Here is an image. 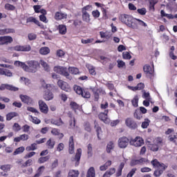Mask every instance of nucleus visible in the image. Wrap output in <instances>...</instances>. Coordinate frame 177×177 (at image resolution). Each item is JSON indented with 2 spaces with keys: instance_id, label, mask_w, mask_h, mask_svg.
<instances>
[{
  "instance_id": "52",
  "label": "nucleus",
  "mask_w": 177,
  "mask_h": 177,
  "mask_svg": "<svg viewBox=\"0 0 177 177\" xmlns=\"http://www.w3.org/2000/svg\"><path fill=\"white\" fill-rule=\"evenodd\" d=\"M149 124H150V120L149 119H145V121L142 123L141 127L142 128L145 129L149 127Z\"/></svg>"
},
{
  "instance_id": "12",
  "label": "nucleus",
  "mask_w": 177,
  "mask_h": 177,
  "mask_svg": "<svg viewBox=\"0 0 177 177\" xmlns=\"http://www.w3.org/2000/svg\"><path fill=\"white\" fill-rule=\"evenodd\" d=\"M26 23H35L38 27L44 28V24H41L36 18L34 17H30L26 19Z\"/></svg>"
},
{
  "instance_id": "43",
  "label": "nucleus",
  "mask_w": 177,
  "mask_h": 177,
  "mask_svg": "<svg viewBox=\"0 0 177 177\" xmlns=\"http://www.w3.org/2000/svg\"><path fill=\"white\" fill-rule=\"evenodd\" d=\"M24 150H26V149L24 147H19L15 150V151H14L13 154L14 156H17V154H20L23 153Z\"/></svg>"
},
{
  "instance_id": "3",
  "label": "nucleus",
  "mask_w": 177,
  "mask_h": 177,
  "mask_svg": "<svg viewBox=\"0 0 177 177\" xmlns=\"http://www.w3.org/2000/svg\"><path fill=\"white\" fill-rule=\"evenodd\" d=\"M129 143L131 146H135V147H140L142 145H144L145 142L142 138L136 137V138H131Z\"/></svg>"
},
{
  "instance_id": "28",
  "label": "nucleus",
  "mask_w": 177,
  "mask_h": 177,
  "mask_svg": "<svg viewBox=\"0 0 177 177\" xmlns=\"http://www.w3.org/2000/svg\"><path fill=\"white\" fill-rule=\"evenodd\" d=\"M115 174V168H112L105 172L102 177H110Z\"/></svg>"
},
{
  "instance_id": "42",
  "label": "nucleus",
  "mask_w": 177,
  "mask_h": 177,
  "mask_svg": "<svg viewBox=\"0 0 177 177\" xmlns=\"http://www.w3.org/2000/svg\"><path fill=\"white\" fill-rule=\"evenodd\" d=\"M101 10L102 12V19L104 20H107L109 19V16L107 15V10L104 8H101Z\"/></svg>"
},
{
  "instance_id": "27",
  "label": "nucleus",
  "mask_w": 177,
  "mask_h": 177,
  "mask_svg": "<svg viewBox=\"0 0 177 177\" xmlns=\"http://www.w3.org/2000/svg\"><path fill=\"white\" fill-rule=\"evenodd\" d=\"M82 20L86 21V23H89L91 21V15L88 12H82Z\"/></svg>"
},
{
  "instance_id": "25",
  "label": "nucleus",
  "mask_w": 177,
  "mask_h": 177,
  "mask_svg": "<svg viewBox=\"0 0 177 177\" xmlns=\"http://www.w3.org/2000/svg\"><path fill=\"white\" fill-rule=\"evenodd\" d=\"M50 122L53 125H57V127H62V125L64 124L63 122V120H62V118H59L58 120L51 119Z\"/></svg>"
},
{
  "instance_id": "16",
  "label": "nucleus",
  "mask_w": 177,
  "mask_h": 177,
  "mask_svg": "<svg viewBox=\"0 0 177 177\" xmlns=\"http://www.w3.org/2000/svg\"><path fill=\"white\" fill-rule=\"evenodd\" d=\"M160 145H161V141H158V144H148L149 149L151 151H158L160 149Z\"/></svg>"
},
{
  "instance_id": "64",
  "label": "nucleus",
  "mask_w": 177,
  "mask_h": 177,
  "mask_svg": "<svg viewBox=\"0 0 177 177\" xmlns=\"http://www.w3.org/2000/svg\"><path fill=\"white\" fill-rule=\"evenodd\" d=\"M136 172V168L132 169L131 171L127 174V177H132Z\"/></svg>"
},
{
  "instance_id": "24",
  "label": "nucleus",
  "mask_w": 177,
  "mask_h": 177,
  "mask_svg": "<svg viewBox=\"0 0 177 177\" xmlns=\"http://www.w3.org/2000/svg\"><path fill=\"white\" fill-rule=\"evenodd\" d=\"M39 64H41L45 71H49V64H48L44 59H40Z\"/></svg>"
},
{
  "instance_id": "1",
  "label": "nucleus",
  "mask_w": 177,
  "mask_h": 177,
  "mask_svg": "<svg viewBox=\"0 0 177 177\" xmlns=\"http://www.w3.org/2000/svg\"><path fill=\"white\" fill-rule=\"evenodd\" d=\"M119 19L120 21H122V23H124V24H126V26L131 27V28H135V26H133V21H132V20H133V18L131 15L127 14H122Z\"/></svg>"
},
{
  "instance_id": "6",
  "label": "nucleus",
  "mask_w": 177,
  "mask_h": 177,
  "mask_svg": "<svg viewBox=\"0 0 177 177\" xmlns=\"http://www.w3.org/2000/svg\"><path fill=\"white\" fill-rule=\"evenodd\" d=\"M130 140L127 137H122L118 140L119 147L120 149H125V147H128Z\"/></svg>"
},
{
  "instance_id": "21",
  "label": "nucleus",
  "mask_w": 177,
  "mask_h": 177,
  "mask_svg": "<svg viewBox=\"0 0 177 177\" xmlns=\"http://www.w3.org/2000/svg\"><path fill=\"white\" fill-rule=\"evenodd\" d=\"M13 32H15V29L12 28L0 29V35H5L6 34H13Z\"/></svg>"
},
{
  "instance_id": "53",
  "label": "nucleus",
  "mask_w": 177,
  "mask_h": 177,
  "mask_svg": "<svg viewBox=\"0 0 177 177\" xmlns=\"http://www.w3.org/2000/svg\"><path fill=\"white\" fill-rule=\"evenodd\" d=\"M41 86L44 88V89H52V84L45 83V80L41 82Z\"/></svg>"
},
{
  "instance_id": "39",
  "label": "nucleus",
  "mask_w": 177,
  "mask_h": 177,
  "mask_svg": "<svg viewBox=\"0 0 177 177\" xmlns=\"http://www.w3.org/2000/svg\"><path fill=\"white\" fill-rule=\"evenodd\" d=\"M113 149H114V142L111 141L106 146L107 153H110L111 151V150H113Z\"/></svg>"
},
{
  "instance_id": "29",
  "label": "nucleus",
  "mask_w": 177,
  "mask_h": 177,
  "mask_svg": "<svg viewBox=\"0 0 177 177\" xmlns=\"http://www.w3.org/2000/svg\"><path fill=\"white\" fill-rule=\"evenodd\" d=\"M93 156V149L92 148V145L88 144L87 146V157L88 158H90V157H92Z\"/></svg>"
},
{
  "instance_id": "19",
  "label": "nucleus",
  "mask_w": 177,
  "mask_h": 177,
  "mask_svg": "<svg viewBox=\"0 0 177 177\" xmlns=\"http://www.w3.org/2000/svg\"><path fill=\"white\" fill-rule=\"evenodd\" d=\"M57 85L60 89H68V83L62 80H58Z\"/></svg>"
},
{
  "instance_id": "23",
  "label": "nucleus",
  "mask_w": 177,
  "mask_h": 177,
  "mask_svg": "<svg viewBox=\"0 0 177 177\" xmlns=\"http://www.w3.org/2000/svg\"><path fill=\"white\" fill-rule=\"evenodd\" d=\"M39 53L44 55H49L50 53V49L48 47H41L39 49Z\"/></svg>"
},
{
  "instance_id": "17",
  "label": "nucleus",
  "mask_w": 177,
  "mask_h": 177,
  "mask_svg": "<svg viewBox=\"0 0 177 177\" xmlns=\"http://www.w3.org/2000/svg\"><path fill=\"white\" fill-rule=\"evenodd\" d=\"M20 99L21 102H23V103H25L26 104H31V103H32V100L27 95H21Z\"/></svg>"
},
{
  "instance_id": "11",
  "label": "nucleus",
  "mask_w": 177,
  "mask_h": 177,
  "mask_svg": "<svg viewBox=\"0 0 177 177\" xmlns=\"http://www.w3.org/2000/svg\"><path fill=\"white\" fill-rule=\"evenodd\" d=\"M81 154H82V149H78L76 151V154L72 161H76L75 167H78L80 165V160H81Z\"/></svg>"
},
{
  "instance_id": "13",
  "label": "nucleus",
  "mask_w": 177,
  "mask_h": 177,
  "mask_svg": "<svg viewBox=\"0 0 177 177\" xmlns=\"http://www.w3.org/2000/svg\"><path fill=\"white\" fill-rule=\"evenodd\" d=\"M54 18L57 21L64 20V19H67V14L61 12H56Z\"/></svg>"
},
{
  "instance_id": "22",
  "label": "nucleus",
  "mask_w": 177,
  "mask_h": 177,
  "mask_svg": "<svg viewBox=\"0 0 177 177\" xmlns=\"http://www.w3.org/2000/svg\"><path fill=\"white\" fill-rule=\"evenodd\" d=\"M107 114H109V110H106L104 112H102L98 115V118L101 121H106L107 120Z\"/></svg>"
},
{
  "instance_id": "26",
  "label": "nucleus",
  "mask_w": 177,
  "mask_h": 177,
  "mask_svg": "<svg viewBox=\"0 0 177 177\" xmlns=\"http://www.w3.org/2000/svg\"><path fill=\"white\" fill-rule=\"evenodd\" d=\"M58 30L59 34L62 35H65V34L67 32V27L65 25H59Z\"/></svg>"
},
{
  "instance_id": "51",
  "label": "nucleus",
  "mask_w": 177,
  "mask_h": 177,
  "mask_svg": "<svg viewBox=\"0 0 177 177\" xmlns=\"http://www.w3.org/2000/svg\"><path fill=\"white\" fill-rule=\"evenodd\" d=\"M139 102V97L135 96L134 98L131 100V103L134 107H138V103Z\"/></svg>"
},
{
  "instance_id": "35",
  "label": "nucleus",
  "mask_w": 177,
  "mask_h": 177,
  "mask_svg": "<svg viewBox=\"0 0 177 177\" xmlns=\"http://www.w3.org/2000/svg\"><path fill=\"white\" fill-rule=\"evenodd\" d=\"M122 58L125 60H131L132 59V56L129 53V52L126 51L122 53Z\"/></svg>"
},
{
  "instance_id": "55",
  "label": "nucleus",
  "mask_w": 177,
  "mask_h": 177,
  "mask_svg": "<svg viewBox=\"0 0 177 177\" xmlns=\"http://www.w3.org/2000/svg\"><path fill=\"white\" fill-rule=\"evenodd\" d=\"M69 128L71 129H74V128H75V118H73V120H70Z\"/></svg>"
},
{
  "instance_id": "44",
  "label": "nucleus",
  "mask_w": 177,
  "mask_h": 177,
  "mask_svg": "<svg viewBox=\"0 0 177 177\" xmlns=\"http://www.w3.org/2000/svg\"><path fill=\"white\" fill-rule=\"evenodd\" d=\"M95 101L97 102L99 100V93H100V89H93Z\"/></svg>"
},
{
  "instance_id": "41",
  "label": "nucleus",
  "mask_w": 177,
  "mask_h": 177,
  "mask_svg": "<svg viewBox=\"0 0 177 177\" xmlns=\"http://www.w3.org/2000/svg\"><path fill=\"white\" fill-rule=\"evenodd\" d=\"M49 158H50L49 156L41 157L39 158L38 162H39V164H44V162H46V161H48V160H49Z\"/></svg>"
},
{
  "instance_id": "31",
  "label": "nucleus",
  "mask_w": 177,
  "mask_h": 177,
  "mask_svg": "<svg viewBox=\"0 0 177 177\" xmlns=\"http://www.w3.org/2000/svg\"><path fill=\"white\" fill-rule=\"evenodd\" d=\"M68 71L69 73H71V74H74L75 75H77V74H80V69L75 67L69 66Z\"/></svg>"
},
{
  "instance_id": "54",
  "label": "nucleus",
  "mask_w": 177,
  "mask_h": 177,
  "mask_svg": "<svg viewBox=\"0 0 177 177\" xmlns=\"http://www.w3.org/2000/svg\"><path fill=\"white\" fill-rule=\"evenodd\" d=\"M28 38L29 41H34V39H37V35L35 33H29Z\"/></svg>"
},
{
  "instance_id": "5",
  "label": "nucleus",
  "mask_w": 177,
  "mask_h": 177,
  "mask_svg": "<svg viewBox=\"0 0 177 177\" xmlns=\"http://www.w3.org/2000/svg\"><path fill=\"white\" fill-rule=\"evenodd\" d=\"M27 64L30 68H32V73H37V68L40 67L38 61H28Z\"/></svg>"
},
{
  "instance_id": "57",
  "label": "nucleus",
  "mask_w": 177,
  "mask_h": 177,
  "mask_svg": "<svg viewBox=\"0 0 177 177\" xmlns=\"http://www.w3.org/2000/svg\"><path fill=\"white\" fill-rule=\"evenodd\" d=\"M56 55H57V56H58V57H63V56H64V55H66V53H64L63 51V50H57Z\"/></svg>"
},
{
  "instance_id": "48",
  "label": "nucleus",
  "mask_w": 177,
  "mask_h": 177,
  "mask_svg": "<svg viewBox=\"0 0 177 177\" xmlns=\"http://www.w3.org/2000/svg\"><path fill=\"white\" fill-rule=\"evenodd\" d=\"M91 15L93 17H94V19H97L100 17V12H99L97 10H93Z\"/></svg>"
},
{
  "instance_id": "50",
  "label": "nucleus",
  "mask_w": 177,
  "mask_h": 177,
  "mask_svg": "<svg viewBox=\"0 0 177 177\" xmlns=\"http://www.w3.org/2000/svg\"><path fill=\"white\" fill-rule=\"evenodd\" d=\"M137 12H138V13H139V15H141V16H145V15H146V13H147V10L145 8H138L137 10Z\"/></svg>"
},
{
  "instance_id": "46",
  "label": "nucleus",
  "mask_w": 177,
  "mask_h": 177,
  "mask_svg": "<svg viewBox=\"0 0 177 177\" xmlns=\"http://www.w3.org/2000/svg\"><path fill=\"white\" fill-rule=\"evenodd\" d=\"M169 140L170 142H174V143H175V145H177V133H176L174 136H169Z\"/></svg>"
},
{
  "instance_id": "9",
  "label": "nucleus",
  "mask_w": 177,
  "mask_h": 177,
  "mask_svg": "<svg viewBox=\"0 0 177 177\" xmlns=\"http://www.w3.org/2000/svg\"><path fill=\"white\" fill-rule=\"evenodd\" d=\"M39 107L41 113H44V114H48V111H49V108L48 107V105L46 104V103H45V102L41 100H39Z\"/></svg>"
},
{
  "instance_id": "34",
  "label": "nucleus",
  "mask_w": 177,
  "mask_h": 177,
  "mask_svg": "<svg viewBox=\"0 0 177 177\" xmlns=\"http://www.w3.org/2000/svg\"><path fill=\"white\" fill-rule=\"evenodd\" d=\"M0 89H19V88L12 86L10 84H1Z\"/></svg>"
},
{
  "instance_id": "40",
  "label": "nucleus",
  "mask_w": 177,
  "mask_h": 177,
  "mask_svg": "<svg viewBox=\"0 0 177 177\" xmlns=\"http://www.w3.org/2000/svg\"><path fill=\"white\" fill-rule=\"evenodd\" d=\"M46 145L48 146V149H53V147H55V140L49 139L47 141Z\"/></svg>"
},
{
  "instance_id": "32",
  "label": "nucleus",
  "mask_w": 177,
  "mask_h": 177,
  "mask_svg": "<svg viewBox=\"0 0 177 177\" xmlns=\"http://www.w3.org/2000/svg\"><path fill=\"white\" fill-rule=\"evenodd\" d=\"M80 172L78 170H70L68 177H78Z\"/></svg>"
},
{
  "instance_id": "56",
  "label": "nucleus",
  "mask_w": 177,
  "mask_h": 177,
  "mask_svg": "<svg viewBox=\"0 0 177 177\" xmlns=\"http://www.w3.org/2000/svg\"><path fill=\"white\" fill-rule=\"evenodd\" d=\"M164 171H165V170H164V169L156 170L153 173V175L156 177H158L164 172Z\"/></svg>"
},
{
  "instance_id": "18",
  "label": "nucleus",
  "mask_w": 177,
  "mask_h": 177,
  "mask_svg": "<svg viewBox=\"0 0 177 177\" xmlns=\"http://www.w3.org/2000/svg\"><path fill=\"white\" fill-rule=\"evenodd\" d=\"M69 154H74V137L71 136L69 139Z\"/></svg>"
},
{
  "instance_id": "37",
  "label": "nucleus",
  "mask_w": 177,
  "mask_h": 177,
  "mask_svg": "<svg viewBox=\"0 0 177 177\" xmlns=\"http://www.w3.org/2000/svg\"><path fill=\"white\" fill-rule=\"evenodd\" d=\"M142 97L144 99H146V100H148L150 102L151 100V97H150V93L149 92H146L145 91H142Z\"/></svg>"
},
{
  "instance_id": "62",
  "label": "nucleus",
  "mask_w": 177,
  "mask_h": 177,
  "mask_svg": "<svg viewBox=\"0 0 177 177\" xmlns=\"http://www.w3.org/2000/svg\"><path fill=\"white\" fill-rule=\"evenodd\" d=\"M21 81H23L25 84V85H30V80L28 78H26L24 77H21Z\"/></svg>"
},
{
  "instance_id": "60",
  "label": "nucleus",
  "mask_w": 177,
  "mask_h": 177,
  "mask_svg": "<svg viewBox=\"0 0 177 177\" xmlns=\"http://www.w3.org/2000/svg\"><path fill=\"white\" fill-rule=\"evenodd\" d=\"M118 68H122V67H125V63L122 60H118Z\"/></svg>"
},
{
  "instance_id": "36",
  "label": "nucleus",
  "mask_w": 177,
  "mask_h": 177,
  "mask_svg": "<svg viewBox=\"0 0 177 177\" xmlns=\"http://www.w3.org/2000/svg\"><path fill=\"white\" fill-rule=\"evenodd\" d=\"M31 165H32V159H28L21 166V168H26V167H30Z\"/></svg>"
},
{
  "instance_id": "59",
  "label": "nucleus",
  "mask_w": 177,
  "mask_h": 177,
  "mask_svg": "<svg viewBox=\"0 0 177 177\" xmlns=\"http://www.w3.org/2000/svg\"><path fill=\"white\" fill-rule=\"evenodd\" d=\"M42 8V6L36 5L33 6V9L35 10V13H39V11L41 10V8Z\"/></svg>"
},
{
  "instance_id": "61",
  "label": "nucleus",
  "mask_w": 177,
  "mask_h": 177,
  "mask_svg": "<svg viewBox=\"0 0 177 177\" xmlns=\"http://www.w3.org/2000/svg\"><path fill=\"white\" fill-rule=\"evenodd\" d=\"M156 6V3L154 1H150L149 3V10H152L154 12L156 10V8H154Z\"/></svg>"
},
{
  "instance_id": "30",
  "label": "nucleus",
  "mask_w": 177,
  "mask_h": 177,
  "mask_svg": "<svg viewBox=\"0 0 177 177\" xmlns=\"http://www.w3.org/2000/svg\"><path fill=\"white\" fill-rule=\"evenodd\" d=\"M19 114L16 112H11L6 115V120L7 121H10L12 118H14V117H17Z\"/></svg>"
},
{
  "instance_id": "45",
  "label": "nucleus",
  "mask_w": 177,
  "mask_h": 177,
  "mask_svg": "<svg viewBox=\"0 0 177 177\" xmlns=\"http://www.w3.org/2000/svg\"><path fill=\"white\" fill-rule=\"evenodd\" d=\"M2 75H6V77H12V75H13V74L12 73V72L10 70L3 68Z\"/></svg>"
},
{
  "instance_id": "8",
  "label": "nucleus",
  "mask_w": 177,
  "mask_h": 177,
  "mask_svg": "<svg viewBox=\"0 0 177 177\" xmlns=\"http://www.w3.org/2000/svg\"><path fill=\"white\" fill-rule=\"evenodd\" d=\"M125 124L130 129H136L138 128V124L131 118H128L125 120Z\"/></svg>"
},
{
  "instance_id": "20",
  "label": "nucleus",
  "mask_w": 177,
  "mask_h": 177,
  "mask_svg": "<svg viewBox=\"0 0 177 177\" xmlns=\"http://www.w3.org/2000/svg\"><path fill=\"white\" fill-rule=\"evenodd\" d=\"M44 99L48 101L52 100V99H53V93L50 91V90H46L45 91Z\"/></svg>"
},
{
  "instance_id": "14",
  "label": "nucleus",
  "mask_w": 177,
  "mask_h": 177,
  "mask_svg": "<svg viewBox=\"0 0 177 177\" xmlns=\"http://www.w3.org/2000/svg\"><path fill=\"white\" fill-rule=\"evenodd\" d=\"M143 71L147 75H153L154 70L149 64H146L143 66Z\"/></svg>"
},
{
  "instance_id": "47",
  "label": "nucleus",
  "mask_w": 177,
  "mask_h": 177,
  "mask_svg": "<svg viewBox=\"0 0 177 177\" xmlns=\"http://www.w3.org/2000/svg\"><path fill=\"white\" fill-rule=\"evenodd\" d=\"M95 41V39L91 38V39H82L81 40L82 44H84V45H86V44H92Z\"/></svg>"
},
{
  "instance_id": "33",
  "label": "nucleus",
  "mask_w": 177,
  "mask_h": 177,
  "mask_svg": "<svg viewBox=\"0 0 177 177\" xmlns=\"http://www.w3.org/2000/svg\"><path fill=\"white\" fill-rule=\"evenodd\" d=\"M4 8L6 9V10H16V7L10 3H6L4 6Z\"/></svg>"
},
{
  "instance_id": "2",
  "label": "nucleus",
  "mask_w": 177,
  "mask_h": 177,
  "mask_svg": "<svg viewBox=\"0 0 177 177\" xmlns=\"http://www.w3.org/2000/svg\"><path fill=\"white\" fill-rule=\"evenodd\" d=\"M54 71L60 75H63V77H66L67 80H71V76H70V73L67 71V67L60 66H55Z\"/></svg>"
},
{
  "instance_id": "63",
  "label": "nucleus",
  "mask_w": 177,
  "mask_h": 177,
  "mask_svg": "<svg viewBox=\"0 0 177 177\" xmlns=\"http://www.w3.org/2000/svg\"><path fill=\"white\" fill-rule=\"evenodd\" d=\"M88 71L91 75H96V71H95V68H93L92 66L89 67Z\"/></svg>"
},
{
  "instance_id": "38",
  "label": "nucleus",
  "mask_w": 177,
  "mask_h": 177,
  "mask_svg": "<svg viewBox=\"0 0 177 177\" xmlns=\"http://www.w3.org/2000/svg\"><path fill=\"white\" fill-rule=\"evenodd\" d=\"M86 177H95V168L91 167L88 169Z\"/></svg>"
},
{
  "instance_id": "15",
  "label": "nucleus",
  "mask_w": 177,
  "mask_h": 177,
  "mask_svg": "<svg viewBox=\"0 0 177 177\" xmlns=\"http://www.w3.org/2000/svg\"><path fill=\"white\" fill-rule=\"evenodd\" d=\"M151 163L155 168H158V167H163V170H165L167 168H168V166L164 165V163H160L157 159L151 160Z\"/></svg>"
},
{
  "instance_id": "10",
  "label": "nucleus",
  "mask_w": 177,
  "mask_h": 177,
  "mask_svg": "<svg viewBox=\"0 0 177 177\" xmlns=\"http://www.w3.org/2000/svg\"><path fill=\"white\" fill-rule=\"evenodd\" d=\"M14 49L17 52H30L31 50V46L30 45L16 46L14 47Z\"/></svg>"
},
{
  "instance_id": "58",
  "label": "nucleus",
  "mask_w": 177,
  "mask_h": 177,
  "mask_svg": "<svg viewBox=\"0 0 177 177\" xmlns=\"http://www.w3.org/2000/svg\"><path fill=\"white\" fill-rule=\"evenodd\" d=\"M81 24H82V21L80 19H76L73 21V26H75V27H80Z\"/></svg>"
},
{
  "instance_id": "49",
  "label": "nucleus",
  "mask_w": 177,
  "mask_h": 177,
  "mask_svg": "<svg viewBox=\"0 0 177 177\" xmlns=\"http://www.w3.org/2000/svg\"><path fill=\"white\" fill-rule=\"evenodd\" d=\"M86 10H88V11L92 10V6L87 5L82 8V12L88 13Z\"/></svg>"
},
{
  "instance_id": "4",
  "label": "nucleus",
  "mask_w": 177,
  "mask_h": 177,
  "mask_svg": "<svg viewBox=\"0 0 177 177\" xmlns=\"http://www.w3.org/2000/svg\"><path fill=\"white\" fill-rule=\"evenodd\" d=\"M13 42V38L11 36H1L0 45H9Z\"/></svg>"
},
{
  "instance_id": "7",
  "label": "nucleus",
  "mask_w": 177,
  "mask_h": 177,
  "mask_svg": "<svg viewBox=\"0 0 177 177\" xmlns=\"http://www.w3.org/2000/svg\"><path fill=\"white\" fill-rule=\"evenodd\" d=\"M74 91L77 95H81V96L85 99H89V97H91V93H89V91L87 90L75 89Z\"/></svg>"
}]
</instances>
